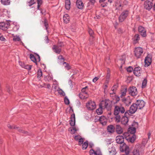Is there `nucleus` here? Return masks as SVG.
I'll list each match as a JSON object with an SVG mask.
<instances>
[{
	"mask_svg": "<svg viewBox=\"0 0 155 155\" xmlns=\"http://www.w3.org/2000/svg\"><path fill=\"white\" fill-rule=\"evenodd\" d=\"M114 114L115 116V121L118 123L120 122V114L125 113V110L122 105H115L114 104Z\"/></svg>",
	"mask_w": 155,
	"mask_h": 155,
	"instance_id": "obj_1",
	"label": "nucleus"
},
{
	"mask_svg": "<svg viewBox=\"0 0 155 155\" xmlns=\"http://www.w3.org/2000/svg\"><path fill=\"white\" fill-rule=\"evenodd\" d=\"M100 104V107H102L103 109L106 108L108 110H109L111 109V101L108 99H106L102 101Z\"/></svg>",
	"mask_w": 155,
	"mask_h": 155,
	"instance_id": "obj_2",
	"label": "nucleus"
},
{
	"mask_svg": "<svg viewBox=\"0 0 155 155\" xmlns=\"http://www.w3.org/2000/svg\"><path fill=\"white\" fill-rule=\"evenodd\" d=\"M138 109L135 103H134L130 106L129 110H127L125 113V115H132Z\"/></svg>",
	"mask_w": 155,
	"mask_h": 155,
	"instance_id": "obj_3",
	"label": "nucleus"
},
{
	"mask_svg": "<svg viewBox=\"0 0 155 155\" xmlns=\"http://www.w3.org/2000/svg\"><path fill=\"white\" fill-rule=\"evenodd\" d=\"M145 147L142 146L139 149H135L132 152L133 155H142L143 154Z\"/></svg>",
	"mask_w": 155,
	"mask_h": 155,
	"instance_id": "obj_4",
	"label": "nucleus"
},
{
	"mask_svg": "<svg viewBox=\"0 0 155 155\" xmlns=\"http://www.w3.org/2000/svg\"><path fill=\"white\" fill-rule=\"evenodd\" d=\"M86 107L89 110H93L96 108V105L95 102L90 100L88 101L86 104Z\"/></svg>",
	"mask_w": 155,
	"mask_h": 155,
	"instance_id": "obj_5",
	"label": "nucleus"
},
{
	"mask_svg": "<svg viewBox=\"0 0 155 155\" xmlns=\"http://www.w3.org/2000/svg\"><path fill=\"white\" fill-rule=\"evenodd\" d=\"M152 56L151 54H148L144 59L145 66L147 67L149 66L152 62Z\"/></svg>",
	"mask_w": 155,
	"mask_h": 155,
	"instance_id": "obj_6",
	"label": "nucleus"
},
{
	"mask_svg": "<svg viewBox=\"0 0 155 155\" xmlns=\"http://www.w3.org/2000/svg\"><path fill=\"white\" fill-rule=\"evenodd\" d=\"M30 58L31 61L35 63L36 65L37 64L38 62H39L40 61V57L38 54H37V56L35 57L33 54H30Z\"/></svg>",
	"mask_w": 155,
	"mask_h": 155,
	"instance_id": "obj_7",
	"label": "nucleus"
},
{
	"mask_svg": "<svg viewBox=\"0 0 155 155\" xmlns=\"http://www.w3.org/2000/svg\"><path fill=\"white\" fill-rule=\"evenodd\" d=\"M128 14V11L126 10L123 12L119 17V21L120 22L123 21L126 19Z\"/></svg>",
	"mask_w": 155,
	"mask_h": 155,
	"instance_id": "obj_8",
	"label": "nucleus"
},
{
	"mask_svg": "<svg viewBox=\"0 0 155 155\" xmlns=\"http://www.w3.org/2000/svg\"><path fill=\"white\" fill-rule=\"evenodd\" d=\"M135 104H136L138 109L140 110L144 107L145 103L142 100H137Z\"/></svg>",
	"mask_w": 155,
	"mask_h": 155,
	"instance_id": "obj_9",
	"label": "nucleus"
},
{
	"mask_svg": "<svg viewBox=\"0 0 155 155\" xmlns=\"http://www.w3.org/2000/svg\"><path fill=\"white\" fill-rule=\"evenodd\" d=\"M128 91L129 94L133 96H136L137 94V89L135 87L132 86L130 87Z\"/></svg>",
	"mask_w": 155,
	"mask_h": 155,
	"instance_id": "obj_10",
	"label": "nucleus"
},
{
	"mask_svg": "<svg viewBox=\"0 0 155 155\" xmlns=\"http://www.w3.org/2000/svg\"><path fill=\"white\" fill-rule=\"evenodd\" d=\"M122 102L126 106H129L131 103L132 100L129 96L126 97H123L121 99Z\"/></svg>",
	"mask_w": 155,
	"mask_h": 155,
	"instance_id": "obj_11",
	"label": "nucleus"
},
{
	"mask_svg": "<svg viewBox=\"0 0 155 155\" xmlns=\"http://www.w3.org/2000/svg\"><path fill=\"white\" fill-rule=\"evenodd\" d=\"M10 26L9 23L7 22H0V29L3 30H6Z\"/></svg>",
	"mask_w": 155,
	"mask_h": 155,
	"instance_id": "obj_12",
	"label": "nucleus"
},
{
	"mask_svg": "<svg viewBox=\"0 0 155 155\" xmlns=\"http://www.w3.org/2000/svg\"><path fill=\"white\" fill-rule=\"evenodd\" d=\"M120 149L122 151H124L126 155H128L129 154L130 152L129 147L127 146L125 143L123 144V146L122 147H120Z\"/></svg>",
	"mask_w": 155,
	"mask_h": 155,
	"instance_id": "obj_13",
	"label": "nucleus"
},
{
	"mask_svg": "<svg viewBox=\"0 0 155 155\" xmlns=\"http://www.w3.org/2000/svg\"><path fill=\"white\" fill-rule=\"evenodd\" d=\"M141 68L139 67L135 68L133 70V72L134 75L137 76H140L141 72Z\"/></svg>",
	"mask_w": 155,
	"mask_h": 155,
	"instance_id": "obj_14",
	"label": "nucleus"
},
{
	"mask_svg": "<svg viewBox=\"0 0 155 155\" xmlns=\"http://www.w3.org/2000/svg\"><path fill=\"white\" fill-rule=\"evenodd\" d=\"M110 96L114 100H115L116 102H115L114 104L117 103L118 102H119L120 100V97L117 95H116L115 94V93H113L112 92H110Z\"/></svg>",
	"mask_w": 155,
	"mask_h": 155,
	"instance_id": "obj_15",
	"label": "nucleus"
},
{
	"mask_svg": "<svg viewBox=\"0 0 155 155\" xmlns=\"http://www.w3.org/2000/svg\"><path fill=\"white\" fill-rule=\"evenodd\" d=\"M19 63L20 66L22 68L27 69L28 71L31 70L32 67L31 65H29L27 64H25L24 62L21 61H19Z\"/></svg>",
	"mask_w": 155,
	"mask_h": 155,
	"instance_id": "obj_16",
	"label": "nucleus"
},
{
	"mask_svg": "<svg viewBox=\"0 0 155 155\" xmlns=\"http://www.w3.org/2000/svg\"><path fill=\"white\" fill-rule=\"evenodd\" d=\"M138 31L142 36L145 37L146 36V31L144 27L141 26H139Z\"/></svg>",
	"mask_w": 155,
	"mask_h": 155,
	"instance_id": "obj_17",
	"label": "nucleus"
},
{
	"mask_svg": "<svg viewBox=\"0 0 155 155\" xmlns=\"http://www.w3.org/2000/svg\"><path fill=\"white\" fill-rule=\"evenodd\" d=\"M135 55L137 58L140 57L143 53L142 49H135L134 51Z\"/></svg>",
	"mask_w": 155,
	"mask_h": 155,
	"instance_id": "obj_18",
	"label": "nucleus"
},
{
	"mask_svg": "<svg viewBox=\"0 0 155 155\" xmlns=\"http://www.w3.org/2000/svg\"><path fill=\"white\" fill-rule=\"evenodd\" d=\"M124 137L122 136L119 135L116 137V141L117 143L118 144H124Z\"/></svg>",
	"mask_w": 155,
	"mask_h": 155,
	"instance_id": "obj_19",
	"label": "nucleus"
},
{
	"mask_svg": "<svg viewBox=\"0 0 155 155\" xmlns=\"http://www.w3.org/2000/svg\"><path fill=\"white\" fill-rule=\"evenodd\" d=\"M153 5V4L149 1H146L144 3V7L145 8L148 10H150Z\"/></svg>",
	"mask_w": 155,
	"mask_h": 155,
	"instance_id": "obj_20",
	"label": "nucleus"
},
{
	"mask_svg": "<svg viewBox=\"0 0 155 155\" xmlns=\"http://www.w3.org/2000/svg\"><path fill=\"white\" fill-rule=\"evenodd\" d=\"M130 116L125 115L124 114V116H123L121 118H120V121L121 123L123 124H126L128 121V119L127 117Z\"/></svg>",
	"mask_w": 155,
	"mask_h": 155,
	"instance_id": "obj_21",
	"label": "nucleus"
},
{
	"mask_svg": "<svg viewBox=\"0 0 155 155\" xmlns=\"http://www.w3.org/2000/svg\"><path fill=\"white\" fill-rule=\"evenodd\" d=\"M99 120L100 123L103 125H105L107 123V119L106 117L104 116H102L100 117Z\"/></svg>",
	"mask_w": 155,
	"mask_h": 155,
	"instance_id": "obj_22",
	"label": "nucleus"
},
{
	"mask_svg": "<svg viewBox=\"0 0 155 155\" xmlns=\"http://www.w3.org/2000/svg\"><path fill=\"white\" fill-rule=\"evenodd\" d=\"M75 124V115L74 114H72L71 116L70 121V125L71 126H74Z\"/></svg>",
	"mask_w": 155,
	"mask_h": 155,
	"instance_id": "obj_23",
	"label": "nucleus"
},
{
	"mask_svg": "<svg viewBox=\"0 0 155 155\" xmlns=\"http://www.w3.org/2000/svg\"><path fill=\"white\" fill-rule=\"evenodd\" d=\"M76 5L79 9H82L84 7V4L81 0H77L76 2Z\"/></svg>",
	"mask_w": 155,
	"mask_h": 155,
	"instance_id": "obj_24",
	"label": "nucleus"
},
{
	"mask_svg": "<svg viewBox=\"0 0 155 155\" xmlns=\"http://www.w3.org/2000/svg\"><path fill=\"white\" fill-rule=\"evenodd\" d=\"M115 130V128L113 125H110L107 127V130L110 133H113Z\"/></svg>",
	"mask_w": 155,
	"mask_h": 155,
	"instance_id": "obj_25",
	"label": "nucleus"
},
{
	"mask_svg": "<svg viewBox=\"0 0 155 155\" xmlns=\"http://www.w3.org/2000/svg\"><path fill=\"white\" fill-rule=\"evenodd\" d=\"M116 132L118 134H121L123 132V130L121 127L118 125H117L116 127Z\"/></svg>",
	"mask_w": 155,
	"mask_h": 155,
	"instance_id": "obj_26",
	"label": "nucleus"
},
{
	"mask_svg": "<svg viewBox=\"0 0 155 155\" xmlns=\"http://www.w3.org/2000/svg\"><path fill=\"white\" fill-rule=\"evenodd\" d=\"M108 151L110 155H115L116 154V150L113 147H111L108 149Z\"/></svg>",
	"mask_w": 155,
	"mask_h": 155,
	"instance_id": "obj_27",
	"label": "nucleus"
},
{
	"mask_svg": "<svg viewBox=\"0 0 155 155\" xmlns=\"http://www.w3.org/2000/svg\"><path fill=\"white\" fill-rule=\"evenodd\" d=\"M127 88L124 87L123 89L121 91V95L120 97L121 98H123L124 97L126 96L127 92Z\"/></svg>",
	"mask_w": 155,
	"mask_h": 155,
	"instance_id": "obj_28",
	"label": "nucleus"
},
{
	"mask_svg": "<svg viewBox=\"0 0 155 155\" xmlns=\"http://www.w3.org/2000/svg\"><path fill=\"white\" fill-rule=\"evenodd\" d=\"M133 43L134 44H136L138 42L140 39L139 36L138 34L136 35L133 38Z\"/></svg>",
	"mask_w": 155,
	"mask_h": 155,
	"instance_id": "obj_29",
	"label": "nucleus"
},
{
	"mask_svg": "<svg viewBox=\"0 0 155 155\" xmlns=\"http://www.w3.org/2000/svg\"><path fill=\"white\" fill-rule=\"evenodd\" d=\"M64 21L66 23H68L70 20V17L68 14H65L63 17Z\"/></svg>",
	"mask_w": 155,
	"mask_h": 155,
	"instance_id": "obj_30",
	"label": "nucleus"
},
{
	"mask_svg": "<svg viewBox=\"0 0 155 155\" xmlns=\"http://www.w3.org/2000/svg\"><path fill=\"white\" fill-rule=\"evenodd\" d=\"M78 130V128H76L75 126H72V127H70L69 128V130L70 131L71 134H74Z\"/></svg>",
	"mask_w": 155,
	"mask_h": 155,
	"instance_id": "obj_31",
	"label": "nucleus"
},
{
	"mask_svg": "<svg viewBox=\"0 0 155 155\" xmlns=\"http://www.w3.org/2000/svg\"><path fill=\"white\" fill-rule=\"evenodd\" d=\"M71 2L70 0H66L65 1V7L67 10H69L70 8Z\"/></svg>",
	"mask_w": 155,
	"mask_h": 155,
	"instance_id": "obj_32",
	"label": "nucleus"
},
{
	"mask_svg": "<svg viewBox=\"0 0 155 155\" xmlns=\"http://www.w3.org/2000/svg\"><path fill=\"white\" fill-rule=\"evenodd\" d=\"M99 107L97 109L96 111V113L98 115H101L102 114V109H103L102 107H100V104H99Z\"/></svg>",
	"mask_w": 155,
	"mask_h": 155,
	"instance_id": "obj_33",
	"label": "nucleus"
},
{
	"mask_svg": "<svg viewBox=\"0 0 155 155\" xmlns=\"http://www.w3.org/2000/svg\"><path fill=\"white\" fill-rule=\"evenodd\" d=\"M118 87L117 84H114L111 88L110 92H112L113 93H116V91Z\"/></svg>",
	"mask_w": 155,
	"mask_h": 155,
	"instance_id": "obj_34",
	"label": "nucleus"
},
{
	"mask_svg": "<svg viewBox=\"0 0 155 155\" xmlns=\"http://www.w3.org/2000/svg\"><path fill=\"white\" fill-rule=\"evenodd\" d=\"M136 136L134 134L132 135L131 136H130L128 138V140H129L131 143H133L136 139Z\"/></svg>",
	"mask_w": 155,
	"mask_h": 155,
	"instance_id": "obj_35",
	"label": "nucleus"
},
{
	"mask_svg": "<svg viewBox=\"0 0 155 155\" xmlns=\"http://www.w3.org/2000/svg\"><path fill=\"white\" fill-rule=\"evenodd\" d=\"M136 131V129L135 127H130L128 129V132L132 134H134Z\"/></svg>",
	"mask_w": 155,
	"mask_h": 155,
	"instance_id": "obj_36",
	"label": "nucleus"
},
{
	"mask_svg": "<svg viewBox=\"0 0 155 155\" xmlns=\"http://www.w3.org/2000/svg\"><path fill=\"white\" fill-rule=\"evenodd\" d=\"M58 62L60 64H61L64 61V58L61 55H60L58 57Z\"/></svg>",
	"mask_w": 155,
	"mask_h": 155,
	"instance_id": "obj_37",
	"label": "nucleus"
},
{
	"mask_svg": "<svg viewBox=\"0 0 155 155\" xmlns=\"http://www.w3.org/2000/svg\"><path fill=\"white\" fill-rule=\"evenodd\" d=\"M122 58H120L119 60V61L121 62V67H122V65L124 64L125 61V55H123L122 56Z\"/></svg>",
	"mask_w": 155,
	"mask_h": 155,
	"instance_id": "obj_38",
	"label": "nucleus"
},
{
	"mask_svg": "<svg viewBox=\"0 0 155 155\" xmlns=\"http://www.w3.org/2000/svg\"><path fill=\"white\" fill-rule=\"evenodd\" d=\"M1 2L3 4L5 5H8L10 4V0H1Z\"/></svg>",
	"mask_w": 155,
	"mask_h": 155,
	"instance_id": "obj_39",
	"label": "nucleus"
},
{
	"mask_svg": "<svg viewBox=\"0 0 155 155\" xmlns=\"http://www.w3.org/2000/svg\"><path fill=\"white\" fill-rule=\"evenodd\" d=\"M124 137V139H126L127 140H128V138L130 137L129 133V132H127L124 133L123 134V135L122 136Z\"/></svg>",
	"mask_w": 155,
	"mask_h": 155,
	"instance_id": "obj_40",
	"label": "nucleus"
},
{
	"mask_svg": "<svg viewBox=\"0 0 155 155\" xmlns=\"http://www.w3.org/2000/svg\"><path fill=\"white\" fill-rule=\"evenodd\" d=\"M82 149L83 150H85L88 146V143L87 141H85L82 144Z\"/></svg>",
	"mask_w": 155,
	"mask_h": 155,
	"instance_id": "obj_41",
	"label": "nucleus"
},
{
	"mask_svg": "<svg viewBox=\"0 0 155 155\" xmlns=\"http://www.w3.org/2000/svg\"><path fill=\"white\" fill-rule=\"evenodd\" d=\"M63 65L64 64L65 65H64V67L68 70H69L71 69V67L70 66L69 64L67 63V62H64L63 63Z\"/></svg>",
	"mask_w": 155,
	"mask_h": 155,
	"instance_id": "obj_42",
	"label": "nucleus"
},
{
	"mask_svg": "<svg viewBox=\"0 0 155 155\" xmlns=\"http://www.w3.org/2000/svg\"><path fill=\"white\" fill-rule=\"evenodd\" d=\"M21 40L19 36L15 35L13 36V40L14 41H20Z\"/></svg>",
	"mask_w": 155,
	"mask_h": 155,
	"instance_id": "obj_43",
	"label": "nucleus"
},
{
	"mask_svg": "<svg viewBox=\"0 0 155 155\" xmlns=\"http://www.w3.org/2000/svg\"><path fill=\"white\" fill-rule=\"evenodd\" d=\"M147 83V80L145 79L143 81L142 83V87L144 88L146 86Z\"/></svg>",
	"mask_w": 155,
	"mask_h": 155,
	"instance_id": "obj_44",
	"label": "nucleus"
},
{
	"mask_svg": "<svg viewBox=\"0 0 155 155\" xmlns=\"http://www.w3.org/2000/svg\"><path fill=\"white\" fill-rule=\"evenodd\" d=\"M42 75V73L41 69H39L37 72V77L40 78Z\"/></svg>",
	"mask_w": 155,
	"mask_h": 155,
	"instance_id": "obj_45",
	"label": "nucleus"
},
{
	"mask_svg": "<svg viewBox=\"0 0 155 155\" xmlns=\"http://www.w3.org/2000/svg\"><path fill=\"white\" fill-rule=\"evenodd\" d=\"M88 32L89 34L91 36L90 39H91V38L92 39L93 38V35L94 34V32L91 29H89L88 30Z\"/></svg>",
	"mask_w": 155,
	"mask_h": 155,
	"instance_id": "obj_46",
	"label": "nucleus"
},
{
	"mask_svg": "<svg viewBox=\"0 0 155 155\" xmlns=\"http://www.w3.org/2000/svg\"><path fill=\"white\" fill-rule=\"evenodd\" d=\"M47 80L48 81H50L53 80V77L51 75L49 74L46 77Z\"/></svg>",
	"mask_w": 155,
	"mask_h": 155,
	"instance_id": "obj_47",
	"label": "nucleus"
},
{
	"mask_svg": "<svg viewBox=\"0 0 155 155\" xmlns=\"http://www.w3.org/2000/svg\"><path fill=\"white\" fill-rule=\"evenodd\" d=\"M4 14H5V15H6L7 17H8L10 16V12L8 11V10H7L6 9H5L4 10V11L3 12Z\"/></svg>",
	"mask_w": 155,
	"mask_h": 155,
	"instance_id": "obj_48",
	"label": "nucleus"
},
{
	"mask_svg": "<svg viewBox=\"0 0 155 155\" xmlns=\"http://www.w3.org/2000/svg\"><path fill=\"white\" fill-rule=\"evenodd\" d=\"M89 153L90 155H97L96 153V151L93 149L90 150Z\"/></svg>",
	"mask_w": 155,
	"mask_h": 155,
	"instance_id": "obj_49",
	"label": "nucleus"
},
{
	"mask_svg": "<svg viewBox=\"0 0 155 155\" xmlns=\"http://www.w3.org/2000/svg\"><path fill=\"white\" fill-rule=\"evenodd\" d=\"M96 151V153L97 155H102V153L99 148H97Z\"/></svg>",
	"mask_w": 155,
	"mask_h": 155,
	"instance_id": "obj_50",
	"label": "nucleus"
},
{
	"mask_svg": "<svg viewBox=\"0 0 155 155\" xmlns=\"http://www.w3.org/2000/svg\"><path fill=\"white\" fill-rule=\"evenodd\" d=\"M37 3H38V10L39 9V8L42 3V0H37Z\"/></svg>",
	"mask_w": 155,
	"mask_h": 155,
	"instance_id": "obj_51",
	"label": "nucleus"
},
{
	"mask_svg": "<svg viewBox=\"0 0 155 155\" xmlns=\"http://www.w3.org/2000/svg\"><path fill=\"white\" fill-rule=\"evenodd\" d=\"M19 26L18 25H15L13 28V30L14 31H16L18 30L19 28Z\"/></svg>",
	"mask_w": 155,
	"mask_h": 155,
	"instance_id": "obj_52",
	"label": "nucleus"
},
{
	"mask_svg": "<svg viewBox=\"0 0 155 155\" xmlns=\"http://www.w3.org/2000/svg\"><path fill=\"white\" fill-rule=\"evenodd\" d=\"M85 94H79V97L81 99H86L87 97V96H84V95Z\"/></svg>",
	"mask_w": 155,
	"mask_h": 155,
	"instance_id": "obj_53",
	"label": "nucleus"
},
{
	"mask_svg": "<svg viewBox=\"0 0 155 155\" xmlns=\"http://www.w3.org/2000/svg\"><path fill=\"white\" fill-rule=\"evenodd\" d=\"M65 103L66 104H69V101L67 97H65L64 99Z\"/></svg>",
	"mask_w": 155,
	"mask_h": 155,
	"instance_id": "obj_54",
	"label": "nucleus"
},
{
	"mask_svg": "<svg viewBox=\"0 0 155 155\" xmlns=\"http://www.w3.org/2000/svg\"><path fill=\"white\" fill-rule=\"evenodd\" d=\"M61 49H53V51L57 54H59L61 51Z\"/></svg>",
	"mask_w": 155,
	"mask_h": 155,
	"instance_id": "obj_55",
	"label": "nucleus"
},
{
	"mask_svg": "<svg viewBox=\"0 0 155 155\" xmlns=\"http://www.w3.org/2000/svg\"><path fill=\"white\" fill-rule=\"evenodd\" d=\"M84 140L82 138H81L79 140H78V144L79 145H81L83 143Z\"/></svg>",
	"mask_w": 155,
	"mask_h": 155,
	"instance_id": "obj_56",
	"label": "nucleus"
},
{
	"mask_svg": "<svg viewBox=\"0 0 155 155\" xmlns=\"http://www.w3.org/2000/svg\"><path fill=\"white\" fill-rule=\"evenodd\" d=\"M44 25H45V27L46 29L47 30V31L48 32V31L47 29H48V24L47 22V20H45V21Z\"/></svg>",
	"mask_w": 155,
	"mask_h": 155,
	"instance_id": "obj_57",
	"label": "nucleus"
},
{
	"mask_svg": "<svg viewBox=\"0 0 155 155\" xmlns=\"http://www.w3.org/2000/svg\"><path fill=\"white\" fill-rule=\"evenodd\" d=\"M0 40L1 41H5L6 39L0 33Z\"/></svg>",
	"mask_w": 155,
	"mask_h": 155,
	"instance_id": "obj_58",
	"label": "nucleus"
},
{
	"mask_svg": "<svg viewBox=\"0 0 155 155\" xmlns=\"http://www.w3.org/2000/svg\"><path fill=\"white\" fill-rule=\"evenodd\" d=\"M127 71L128 72H131L133 71V68L129 66L127 68Z\"/></svg>",
	"mask_w": 155,
	"mask_h": 155,
	"instance_id": "obj_59",
	"label": "nucleus"
},
{
	"mask_svg": "<svg viewBox=\"0 0 155 155\" xmlns=\"http://www.w3.org/2000/svg\"><path fill=\"white\" fill-rule=\"evenodd\" d=\"M35 0H31L29 2V5L31 6L35 3Z\"/></svg>",
	"mask_w": 155,
	"mask_h": 155,
	"instance_id": "obj_60",
	"label": "nucleus"
},
{
	"mask_svg": "<svg viewBox=\"0 0 155 155\" xmlns=\"http://www.w3.org/2000/svg\"><path fill=\"white\" fill-rule=\"evenodd\" d=\"M44 40L45 41V42L46 43H48L49 42V40L48 38V37L46 36H45V37Z\"/></svg>",
	"mask_w": 155,
	"mask_h": 155,
	"instance_id": "obj_61",
	"label": "nucleus"
},
{
	"mask_svg": "<svg viewBox=\"0 0 155 155\" xmlns=\"http://www.w3.org/2000/svg\"><path fill=\"white\" fill-rule=\"evenodd\" d=\"M81 138V137L79 135H76L74 137V139L76 140H78Z\"/></svg>",
	"mask_w": 155,
	"mask_h": 155,
	"instance_id": "obj_62",
	"label": "nucleus"
},
{
	"mask_svg": "<svg viewBox=\"0 0 155 155\" xmlns=\"http://www.w3.org/2000/svg\"><path fill=\"white\" fill-rule=\"evenodd\" d=\"M59 94H60L63 95L64 96L65 95V94L64 92L62 91L61 90L59 91L58 92Z\"/></svg>",
	"mask_w": 155,
	"mask_h": 155,
	"instance_id": "obj_63",
	"label": "nucleus"
},
{
	"mask_svg": "<svg viewBox=\"0 0 155 155\" xmlns=\"http://www.w3.org/2000/svg\"><path fill=\"white\" fill-rule=\"evenodd\" d=\"M105 61L107 64L109 63H110V60L109 57H108L106 58L105 59Z\"/></svg>",
	"mask_w": 155,
	"mask_h": 155,
	"instance_id": "obj_64",
	"label": "nucleus"
}]
</instances>
